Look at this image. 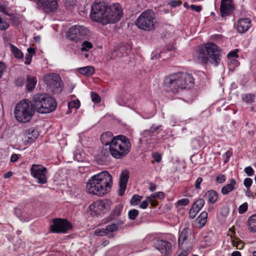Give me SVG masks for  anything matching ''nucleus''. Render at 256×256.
Listing matches in <instances>:
<instances>
[{
	"label": "nucleus",
	"instance_id": "57",
	"mask_svg": "<svg viewBox=\"0 0 256 256\" xmlns=\"http://www.w3.org/2000/svg\"><path fill=\"white\" fill-rule=\"evenodd\" d=\"M0 12L6 15L10 16V14H8V12L6 6L1 3H0Z\"/></svg>",
	"mask_w": 256,
	"mask_h": 256
},
{
	"label": "nucleus",
	"instance_id": "13",
	"mask_svg": "<svg viewBox=\"0 0 256 256\" xmlns=\"http://www.w3.org/2000/svg\"><path fill=\"white\" fill-rule=\"evenodd\" d=\"M164 90L168 92L176 94L180 89L178 82L174 74L170 76L165 78L164 82Z\"/></svg>",
	"mask_w": 256,
	"mask_h": 256
},
{
	"label": "nucleus",
	"instance_id": "40",
	"mask_svg": "<svg viewBox=\"0 0 256 256\" xmlns=\"http://www.w3.org/2000/svg\"><path fill=\"white\" fill-rule=\"evenodd\" d=\"M89 210L92 212V214H97L100 212L99 208H97L95 205V202L89 206Z\"/></svg>",
	"mask_w": 256,
	"mask_h": 256
},
{
	"label": "nucleus",
	"instance_id": "27",
	"mask_svg": "<svg viewBox=\"0 0 256 256\" xmlns=\"http://www.w3.org/2000/svg\"><path fill=\"white\" fill-rule=\"evenodd\" d=\"M122 206L119 204L116 206L110 213V218L112 220L119 216L122 213Z\"/></svg>",
	"mask_w": 256,
	"mask_h": 256
},
{
	"label": "nucleus",
	"instance_id": "48",
	"mask_svg": "<svg viewBox=\"0 0 256 256\" xmlns=\"http://www.w3.org/2000/svg\"><path fill=\"white\" fill-rule=\"evenodd\" d=\"M252 183V180L250 178H245L244 180V184L246 188H250Z\"/></svg>",
	"mask_w": 256,
	"mask_h": 256
},
{
	"label": "nucleus",
	"instance_id": "26",
	"mask_svg": "<svg viewBox=\"0 0 256 256\" xmlns=\"http://www.w3.org/2000/svg\"><path fill=\"white\" fill-rule=\"evenodd\" d=\"M189 230L188 228H184L180 232L178 238V246L181 248L182 244L186 240L188 236Z\"/></svg>",
	"mask_w": 256,
	"mask_h": 256
},
{
	"label": "nucleus",
	"instance_id": "24",
	"mask_svg": "<svg viewBox=\"0 0 256 256\" xmlns=\"http://www.w3.org/2000/svg\"><path fill=\"white\" fill-rule=\"evenodd\" d=\"M78 72L86 76H92L94 72V68L92 66H86L78 69Z\"/></svg>",
	"mask_w": 256,
	"mask_h": 256
},
{
	"label": "nucleus",
	"instance_id": "10",
	"mask_svg": "<svg viewBox=\"0 0 256 256\" xmlns=\"http://www.w3.org/2000/svg\"><path fill=\"white\" fill-rule=\"evenodd\" d=\"M47 169L40 164H32L30 168V174L38 184H44L47 182Z\"/></svg>",
	"mask_w": 256,
	"mask_h": 256
},
{
	"label": "nucleus",
	"instance_id": "53",
	"mask_svg": "<svg viewBox=\"0 0 256 256\" xmlns=\"http://www.w3.org/2000/svg\"><path fill=\"white\" fill-rule=\"evenodd\" d=\"M148 182V189L150 190L152 192H154L157 188L156 184L151 182Z\"/></svg>",
	"mask_w": 256,
	"mask_h": 256
},
{
	"label": "nucleus",
	"instance_id": "4",
	"mask_svg": "<svg viewBox=\"0 0 256 256\" xmlns=\"http://www.w3.org/2000/svg\"><path fill=\"white\" fill-rule=\"evenodd\" d=\"M34 110L38 112L48 114L55 110L57 104L56 100L46 93H38L34 94L31 102Z\"/></svg>",
	"mask_w": 256,
	"mask_h": 256
},
{
	"label": "nucleus",
	"instance_id": "52",
	"mask_svg": "<svg viewBox=\"0 0 256 256\" xmlns=\"http://www.w3.org/2000/svg\"><path fill=\"white\" fill-rule=\"evenodd\" d=\"M238 49H236L230 52H229L227 56L228 58H238Z\"/></svg>",
	"mask_w": 256,
	"mask_h": 256
},
{
	"label": "nucleus",
	"instance_id": "64",
	"mask_svg": "<svg viewBox=\"0 0 256 256\" xmlns=\"http://www.w3.org/2000/svg\"><path fill=\"white\" fill-rule=\"evenodd\" d=\"M18 159V156L16 154H13L10 158V161L12 162H16Z\"/></svg>",
	"mask_w": 256,
	"mask_h": 256
},
{
	"label": "nucleus",
	"instance_id": "43",
	"mask_svg": "<svg viewBox=\"0 0 256 256\" xmlns=\"http://www.w3.org/2000/svg\"><path fill=\"white\" fill-rule=\"evenodd\" d=\"M70 108H78L80 106V102L78 100H72L68 104Z\"/></svg>",
	"mask_w": 256,
	"mask_h": 256
},
{
	"label": "nucleus",
	"instance_id": "63",
	"mask_svg": "<svg viewBox=\"0 0 256 256\" xmlns=\"http://www.w3.org/2000/svg\"><path fill=\"white\" fill-rule=\"evenodd\" d=\"M148 200L146 199V200H144L140 205V207L144 209L148 207Z\"/></svg>",
	"mask_w": 256,
	"mask_h": 256
},
{
	"label": "nucleus",
	"instance_id": "30",
	"mask_svg": "<svg viewBox=\"0 0 256 256\" xmlns=\"http://www.w3.org/2000/svg\"><path fill=\"white\" fill-rule=\"evenodd\" d=\"M165 196L164 194L162 192H158L150 194L146 197L148 200H154L156 198H164Z\"/></svg>",
	"mask_w": 256,
	"mask_h": 256
},
{
	"label": "nucleus",
	"instance_id": "41",
	"mask_svg": "<svg viewBox=\"0 0 256 256\" xmlns=\"http://www.w3.org/2000/svg\"><path fill=\"white\" fill-rule=\"evenodd\" d=\"M216 182L218 184H222L226 180V176L224 174H218L216 176Z\"/></svg>",
	"mask_w": 256,
	"mask_h": 256
},
{
	"label": "nucleus",
	"instance_id": "29",
	"mask_svg": "<svg viewBox=\"0 0 256 256\" xmlns=\"http://www.w3.org/2000/svg\"><path fill=\"white\" fill-rule=\"evenodd\" d=\"M248 228L251 231L256 232V214L252 216L248 220Z\"/></svg>",
	"mask_w": 256,
	"mask_h": 256
},
{
	"label": "nucleus",
	"instance_id": "46",
	"mask_svg": "<svg viewBox=\"0 0 256 256\" xmlns=\"http://www.w3.org/2000/svg\"><path fill=\"white\" fill-rule=\"evenodd\" d=\"M15 83L18 86H22L25 83V79L22 77H19L16 80Z\"/></svg>",
	"mask_w": 256,
	"mask_h": 256
},
{
	"label": "nucleus",
	"instance_id": "42",
	"mask_svg": "<svg viewBox=\"0 0 256 256\" xmlns=\"http://www.w3.org/2000/svg\"><path fill=\"white\" fill-rule=\"evenodd\" d=\"M91 98L92 101L95 103H99L101 100L100 98L96 92H92L91 93Z\"/></svg>",
	"mask_w": 256,
	"mask_h": 256
},
{
	"label": "nucleus",
	"instance_id": "51",
	"mask_svg": "<svg viewBox=\"0 0 256 256\" xmlns=\"http://www.w3.org/2000/svg\"><path fill=\"white\" fill-rule=\"evenodd\" d=\"M244 172L248 176H252L254 174V171L251 166H247L244 168Z\"/></svg>",
	"mask_w": 256,
	"mask_h": 256
},
{
	"label": "nucleus",
	"instance_id": "49",
	"mask_svg": "<svg viewBox=\"0 0 256 256\" xmlns=\"http://www.w3.org/2000/svg\"><path fill=\"white\" fill-rule=\"evenodd\" d=\"M124 47H120L118 50L114 52V54L116 55L118 57H122L124 56V54L122 52V51H124Z\"/></svg>",
	"mask_w": 256,
	"mask_h": 256
},
{
	"label": "nucleus",
	"instance_id": "21",
	"mask_svg": "<svg viewBox=\"0 0 256 256\" xmlns=\"http://www.w3.org/2000/svg\"><path fill=\"white\" fill-rule=\"evenodd\" d=\"M236 182L235 179L232 178L230 184H226L222 188L221 192L224 195H226L235 190Z\"/></svg>",
	"mask_w": 256,
	"mask_h": 256
},
{
	"label": "nucleus",
	"instance_id": "62",
	"mask_svg": "<svg viewBox=\"0 0 256 256\" xmlns=\"http://www.w3.org/2000/svg\"><path fill=\"white\" fill-rule=\"evenodd\" d=\"M5 69L6 66L2 62H0V78L2 77Z\"/></svg>",
	"mask_w": 256,
	"mask_h": 256
},
{
	"label": "nucleus",
	"instance_id": "38",
	"mask_svg": "<svg viewBox=\"0 0 256 256\" xmlns=\"http://www.w3.org/2000/svg\"><path fill=\"white\" fill-rule=\"evenodd\" d=\"M94 234L97 236H103L108 235L106 228H98L94 231Z\"/></svg>",
	"mask_w": 256,
	"mask_h": 256
},
{
	"label": "nucleus",
	"instance_id": "28",
	"mask_svg": "<svg viewBox=\"0 0 256 256\" xmlns=\"http://www.w3.org/2000/svg\"><path fill=\"white\" fill-rule=\"evenodd\" d=\"M9 45L10 50L16 58H22L23 57L22 53L17 47L10 44Z\"/></svg>",
	"mask_w": 256,
	"mask_h": 256
},
{
	"label": "nucleus",
	"instance_id": "39",
	"mask_svg": "<svg viewBox=\"0 0 256 256\" xmlns=\"http://www.w3.org/2000/svg\"><path fill=\"white\" fill-rule=\"evenodd\" d=\"M138 214V211L136 210L133 209L129 211L128 217L132 220H134Z\"/></svg>",
	"mask_w": 256,
	"mask_h": 256
},
{
	"label": "nucleus",
	"instance_id": "6",
	"mask_svg": "<svg viewBox=\"0 0 256 256\" xmlns=\"http://www.w3.org/2000/svg\"><path fill=\"white\" fill-rule=\"evenodd\" d=\"M136 26L146 31L154 30L158 24L156 18V14L152 10H146L140 14L135 22Z\"/></svg>",
	"mask_w": 256,
	"mask_h": 256
},
{
	"label": "nucleus",
	"instance_id": "14",
	"mask_svg": "<svg viewBox=\"0 0 256 256\" xmlns=\"http://www.w3.org/2000/svg\"><path fill=\"white\" fill-rule=\"evenodd\" d=\"M38 5L44 12H48L57 9L58 4L56 0H35Z\"/></svg>",
	"mask_w": 256,
	"mask_h": 256
},
{
	"label": "nucleus",
	"instance_id": "60",
	"mask_svg": "<svg viewBox=\"0 0 256 256\" xmlns=\"http://www.w3.org/2000/svg\"><path fill=\"white\" fill-rule=\"evenodd\" d=\"M152 156L156 162H160L162 160V156L158 153H155L153 154Z\"/></svg>",
	"mask_w": 256,
	"mask_h": 256
},
{
	"label": "nucleus",
	"instance_id": "37",
	"mask_svg": "<svg viewBox=\"0 0 256 256\" xmlns=\"http://www.w3.org/2000/svg\"><path fill=\"white\" fill-rule=\"evenodd\" d=\"M92 47V45L90 42L84 41L82 44L81 50L82 51H88Z\"/></svg>",
	"mask_w": 256,
	"mask_h": 256
},
{
	"label": "nucleus",
	"instance_id": "31",
	"mask_svg": "<svg viewBox=\"0 0 256 256\" xmlns=\"http://www.w3.org/2000/svg\"><path fill=\"white\" fill-rule=\"evenodd\" d=\"M95 205L99 208L100 212L107 208L108 204L106 200H98L95 202Z\"/></svg>",
	"mask_w": 256,
	"mask_h": 256
},
{
	"label": "nucleus",
	"instance_id": "34",
	"mask_svg": "<svg viewBox=\"0 0 256 256\" xmlns=\"http://www.w3.org/2000/svg\"><path fill=\"white\" fill-rule=\"evenodd\" d=\"M142 198V196L138 194H134V196H133L130 200V204L132 206L137 205L140 202Z\"/></svg>",
	"mask_w": 256,
	"mask_h": 256
},
{
	"label": "nucleus",
	"instance_id": "36",
	"mask_svg": "<svg viewBox=\"0 0 256 256\" xmlns=\"http://www.w3.org/2000/svg\"><path fill=\"white\" fill-rule=\"evenodd\" d=\"M9 24L0 16V30H4L9 27Z\"/></svg>",
	"mask_w": 256,
	"mask_h": 256
},
{
	"label": "nucleus",
	"instance_id": "5",
	"mask_svg": "<svg viewBox=\"0 0 256 256\" xmlns=\"http://www.w3.org/2000/svg\"><path fill=\"white\" fill-rule=\"evenodd\" d=\"M131 144L129 139L124 136L118 135L115 138L109 147L111 155L116 158L124 157L130 151Z\"/></svg>",
	"mask_w": 256,
	"mask_h": 256
},
{
	"label": "nucleus",
	"instance_id": "19",
	"mask_svg": "<svg viewBox=\"0 0 256 256\" xmlns=\"http://www.w3.org/2000/svg\"><path fill=\"white\" fill-rule=\"evenodd\" d=\"M39 132L34 128H30L26 130L24 133L25 140L28 144L34 141L38 136Z\"/></svg>",
	"mask_w": 256,
	"mask_h": 256
},
{
	"label": "nucleus",
	"instance_id": "50",
	"mask_svg": "<svg viewBox=\"0 0 256 256\" xmlns=\"http://www.w3.org/2000/svg\"><path fill=\"white\" fill-rule=\"evenodd\" d=\"M190 202V200L188 198H183L180 200H179L177 204L178 206H186L188 205Z\"/></svg>",
	"mask_w": 256,
	"mask_h": 256
},
{
	"label": "nucleus",
	"instance_id": "1",
	"mask_svg": "<svg viewBox=\"0 0 256 256\" xmlns=\"http://www.w3.org/2000/svg\"><path fill=\"white\" fill-rule=\"evenodd\" d=\"M122 10L118 4L108 6L104 1L96 0L92 6L90 18L102 25L118 22L122 16Z\"/></svg>",
	"mask_w": 256,
	"mask_h": 256
},
{
	"label": "nucleus",
	"instance_id": "18",
	"mask_svg": "<svg viewBox=\"0 0 256 256\" xmlns=\"http://www.w3.org/2000/svg\"><path fill=\"white\" fill-rule=\"evenodd\" d=\"M251 26V20L248 18L240 19L238 22L237 29L238 32L242 34L246 32Z\"/></svg>",
	"mask_w": 256,
	"mask_h": 256
},
{
	"label": "nucleus",
	"instance_id": "8",
	"mask_svg": "<svg viewBox=\"0 0 256 256\" xmlns=\"http://www.w3.org/2000/svg\"><path fill=\"white\" fill-rule=\"evenodd\" d=\"M88 30L83 26L74 25L70 27L67 33L68 40L78 42L83 40L88 34Z\"/></svg>",
	"mask_w": 256,
	"mask_h": 256
},
{
	"label": "nucleus",
	"instance_id": "17",
	"mask_svg": "<svg viewBox=\"0 0 256 256\" xmlns=\"http://www.w3.org/2000/svg\"><path fill=\"white\" fill-rule=\"evenodd\" d=\"M234 8L232 0H221L220 10L222 16L229 15Z\"/></svg>",
	"mask_w": 256,
	"mask_h": 256
},
{
	"label": "nucleus",
	"instance_id": "33",
	"mask_svg": "<svg viewBox=\"0 0 256 256\" xmlns=\"http://www.w3.org/2000/svg\"><path fill=\"white\" fill-rule=\"evenodd\" d=\"M204 204V200L202 198L198 199L192 206L196 209V210H200Z\"/></svg>",
	"mask_w": 256,
	"mask_h": 256
},
{
	"label": "nucleus",
	"instance_id": "16",
	"mask_svg": "<svg viewBox=\"0 0 256 256\" xmlns=\"http://www.w3.org/2000/svg\"><path fill=\"white\" fill-rule=\"evenodd\" d=\"M129 178L128 172L126 170L122 172L119 180L118 194L122 196L126 190L127 182Z\"/></svg>",
	"mask_w": 256,
	"mask_h": 256
},
{
	"label": "nucleus",
	"instance_id": "23",
	"mask_svg": "<svg viewBox=\"0 0 256 256\" xmlns=\"http://www.w3.org/2000/svg\"><path fill=\"white\" fill-rule=\"evenodd\" d=\"M37 80L36 77L28 75L27 76V82L26 88L28 92H32L36 87Z\"/></svg>",
	"mask_w": 256,
	"mask_h": 256
},
{
	"label": "nucleus",
	"instance_id": "15",
	"mask_svg": "<svg viewBox=\"0 0 256 256\" xmlns=\"http://www.w3.org/2000/svg\"><path fill=\"white\" fill-rule=\"evenodd\" d=\"M156 248L160 252V253L165 256L170 255L172 252L171 244L163 240H158L155 244Z\"/></svg>",
	"mask_w": 256,
	"mask_h": 256
},
{
	"label": "nucleus",
	"instance_id": "32",
	"mask_svg": "<svg viewBox=\"0 0 256 256\" xmlns=\"http://www.w3.org/2000/svg\"><path fill=\"white\" fill-rule=\"evenodd\" d=\"M118 229V226L116 224H108L106 227V230L108 234L117 231Z\"/></svg>",
	"mask_w": 256,
	"mask_h": 256
},
{
	"label": "nucleus",
	"instance_id": "45",
	"mask_svg": "<svg viewBox=\"0 0 256 256\" xmlns=\"http://www.w3.org/2000/svg\"><path fill=\"white\" fill-rule=\"evenodd\" d=\"M200 212V210H196V209L194 208L192 206L190 208L189 212V216L191 218H194L196 217V214Z\"/></svg>",
	"mask_w": 256,
	"mask_h": 256
},
{
	"label": "nucleus",
	"instance_id": "54",
	"mask_svg": "<svg viewBox=\"0 0 256 256\" xmlns=\"http://www.w3.org/2000/svg\"><path fill=\"white\" fill-rule=\"evenodd\" d=\"M168 4L172 7L175 8L180 6L181 4L180 0H172L168 3Z\"/></svg>",
	"mask_w": 256,
	"mask_h": 256
},
{
	"label": "nucleus",
	"instance_id": "20",
	"mask_svg": "<svg viewBox=\"0 0 256 256\" xmlns=\"http://www.w3.org/2000/svg\"><path fill=\"white\" fill-rule=\"evenodd\" d=\"M115 137H114L112 134L110 132H104L100 136V140L102 143L105 146H109L112 144Z\"/></svg>",
	"mask_w": 256,
	"mask_h": 256
},
{
	"label": "nucleus",
	"instance_id": "11",
	"mask_svg": "<svg viewBox=\"0 0 256 256\" xmlns=\"http://www.w3.org/2000/svg\"><path fill=\"white\" fill-rule=\"evenodd\" d=\"M72 227V224L66 220L56 218L50 226V230L53 232L64 234Z\"/></svg>",
	"mask_w": 256,
	"mask_h": 256
},
{
	"label": "nucleus",
	"instance_id": "12",
	"mask_svg": "<svg viewBox=\"0 0 256 256\" xmlns=\"http://www.w3.org/2000/svg\"><path fill=\"white\" fill-rule=\"evenodd\" d=\"M174 75L180 89L189 88L192 86L194 78L191 74L187 73H181Z\"/></svg>",
	"mask_w": 256,
	"mask_h": 256
},
{
	"label": "nucleus",
	"instance_id": "9",
	"mask_svg": "<svg viewBox=\"0 0 256 256\" xmlns=\"http://www.w3.org/2000/svg\"><path fill=\"white\" fill-rule=\"evenodd\" d=\"M43 80L54 94L60 93L62 90L60 87V78L58 74L49 73L43 77Z\"/></svg>",
	"mask_w": 256,
	"mask_h": 256
},
{
	"label": "nucleus",
	"instance_id": "7",
	"mask_svg": "<svg viewBox=\"0 0 256 256\" xmlns=\"http://www.w3.org/2000/svg\"><path fill=\"white\" fill-rule=\"evenodd\" d=\"M34 112L31 102L28 100H23L16 105L14 115L18 121L25 123L30 120Z\"/></svg>",
	"mask_w": 256,
	"mask_h": 256
},
{
	"label": "nucleus",
	"instance_id": "61",
	"mask_svg": "<svg viewBox=\"0 0 256 256\" xmlns=\"http://www.w3.org/2000/svg\"><path fill=\"white\" fill-rule=\"evenodd\" d=\"M64 4L68 8H70L74 4V2L73 0H66Z\"/></svg>",
	"mask_w": 256,
	"mask_h": 256
},
{
	"label": "nucleus",
	"instance_id": "59",
	"mask_svg": "<svg viewBox=\"0 0 256 256\" xmlns=\"http://www.w3.org/2000/svg\"><path fill=\"white\" fill-rule=\"evenodd\" d=\"M190 8L192 10H194L196 12H200L202 10V8L200 6H196L194 4H192V5H190Z\"/></svg>",
	"mask_w": 256,
	"mask_h": 256
},
{
	"label": "nucleus",
	"instance_id": "25",
	"mask_svg": "<svg viewBox=\"0 0 256 256\" xmlns=\"http://www.w3.org/2000/svg\"><path fill=\"white\" fill-rule=\"evenodd\" d=\"M206 197L207 198L208 201L212 203H215L218 198V195L217 192L213 190H208L205 194Z\"/></svg>",
	"mask_w": 256,
	"mask_h": 256
},
{
	"label": "nucleus",
	"instance_id": "3",
	"mask_svg": "<svg viewBox=\"0 0 256 256\" xmlns=\"http://www.w3.org/2000/svg\"><path fill=\"white\" fill-rule=\"evenodd\" d=\"M220 48L215 44L207 43L204 46H199L194 54L195 60L202 64L208 63L217 66L220 64Z\"/></svg>",
	"mask_w": 256,
	"mask_h": 256
},
{
	"label": "nucleus",
	"instance_id": "35",
	"mask_svg": "<svg viewBox=\"0 0 256 256\" xmlns=\"http://www.w3.org/2000/svg\"><path fill=\"white\" fill-rule=\"evenodd\" d=\"M160 126H152L150 128V130H146L144 131V134L146 136H152V134L154 132H156V130H158L160 128Z\"/></svg>",
	"mask_w": 256,
	"mask_h": 256
},
{
	"label": "nucleus",
	"instance_id": "55",
	"mask_svg": "<svg viewBox=\"0 0 256 256\" xmlns=\"http://www.w3.org/2000/svg\"><path fill=\"white\" fill-rule=\"evenodd\" d=\"M202 181V178L201 177H198L195 182V188L196 189L200 190V184Z\"/></svg>",
	"mask_w": 256,
	"mask_h": 256
},
{
	"label": "nucleus",
	"instance_id": "47",
	"mask_svg": "<svg viewBox=\"0 0 256 256\" xmlns=\"http://www.w3.org/2000/svg\"><path fill=\"white\" fill-rule=\"evenodd\" d=\"M254 98V96L252 94H246L243 100L248 103L252 102Z\"/></svg>",
	"mask_w": 256,
	"mask_h": 256
},
{
	"label": "nucleus",
	"instance_id": "44",
	"mask_svg": "<svg viewBox=\"0 0 256 256\" xmlns=\"http://www.w3.org/2000/svg\"><path fill=\"white\" fill-rule=\"evenodd\" d=\"M248 205L246 202H244L239 206L238 212L240 214L244 213L248 210Z\"/></svg>",
	"mask_w": 256,
	"mask_h": 256
},
{
	"label": "nucleus",
	"instance_id": "58",
	"mask_svg": "<svg viewBox=\"0 0 256 256\" xmlns=\"http://www.w3.org/2000/svg\"><path fill=\"white\" fill-rule=\"evenodd\" d=\"M230 212V208L228 206H225L222 207L221 210V213L222 215L226 216Z\"/></svg>",
	"mask_w": 256,
	"mask_h": 256
},
{
	"label": "nucleus",
	"instance_id": "2",
	"mask_svg": "<svg viewBox=\"0 0 256 256\" xmlns=\"http://www.w3.org/2000/svg\"><path fill=\"white\" fill-rule=\"evenodd\" d=\"M112 186V178L107 171L92 176L86 184V190L90 194L102 196L110 192Z\"/></svg>",
	"mask_w": 256,
	"mask_h": 256
},
{
	"label": "nucleus",
	"instance_id": "22",
	"mask_svg": "<svg viewBox=\"0 0 256 256\" xmlns=\"http://www.w3.org/2000/svg\"><path fill=\"white\" fill-rule=\"evenodd\" d=\"M208 218L206 212H202L196 220V226L198 228L203 227L206 224Z\"/></svg>",
	"mask_w": 256,
	"mask_h": 256
},
{
	"label": "nucleus",
	"instance_id": "56",
	"mask_svg": "<svg viewBox=\"0 0 256 256\" xmlns=\"http://www.w3.org/2000/svg\"><path fill=\"white\" fill-rule=\"evenodd\" d=\"M32 55L30 54H26L25 57V62L24 64H30L32 62Z\"/></svg>",
	"mask_w": 256,
	"mask_h": 256
}]
</instances>
